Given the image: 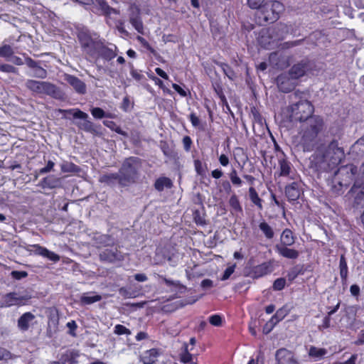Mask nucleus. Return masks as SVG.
<instances>
[{"instance_id":"nucleus-21","label":"nucleus","mask_w":364,"mask_h":364,"mask_svg":"<svg viewBox=\"0 0 364 364\" xmlns=\"http://www.w3.org/2000/svg\"><path fill=\"white\" fill-rule=\"evenodd\" d=\"M100 258L102 261L115 262L123 259L122 253L117 249H105L100 253Z\"/></svg>"},{"instance_id":"nucleus-32","label":"nucleus","mask_w":364,"mask_h":364,"mask_svg":"<svg viewBox=\"0 0 364 364\" xmlns=\"http://www.w3.org/2000/svg\"><path fill=\"white\" fill-rule=\"evenodd\" d=\"M80 354L77 350H69L61 355L62 364H77Z\"/></svg>"},{"instance_id":"nucleus-31","label":"nucleus","mask_w":364,"mask_h":364,"mask_svg":"<svg viewBox=\"0 0 364 364\" xmlns=\"http://www.w3.org/2000/svg\"><path fill=\"white\" fill-rule=\"evenodd\" d=\"M173 184L172 181L166 176L158 178L154 184V188L159 192L163 191L165 188L170 189L173 187Z\"/></svg>"},{"instance_id":"nucleus-8","label":"nucleus","mask_w":364,"mask_h":364,"mask_svg":"<svg viewBox=\"0 0 364 364\" xmlns=\"http://www.w3.org/2000/svg\"><path fill=\"white\" fill-rule=\"evenodd\" d=\"M32 296L28 293L19 295L16 291L9 292L1 296L0 309L9 308L13 306H22L30 304Z\"/></svg>"},{"instance_id":"nucleus-9","label":"nucleus","mask_w":364,"mask_h":364,"mask_svg":"<svg viewBox=\"0 0 364 364\" xmlns=\"http://www.w3.org/2000/svg\"><path fill=\"white\" fill-rule=\"evenodd\" d=\"M292 181L288 183L284 187L285 196L289 202L294 203L304 195L303 182L298 176L291 177Z\"/></svg>"},{"instance_id":"nucleus-40","label":"nucleus","mask_w":364,"mask_h":364,"mask_svg":"<svg viewBox=\"0 0 364 364\" xmlns=\"http://www.w3.org/2000/svg\"><path fill=\"white\" fill-rule=\"evenodd\" d=\"M259 228L262 232L265 237L272 240L274 236V232L272 228L265 221H262L259 224Z\"/></svg>"},{"instance_id":"nucleus-13","label":"nucleus","mask_w":364,"mask_h":364,"mask_svg":"<svg viewBox=\"0 0 364 364\" xmlns=\"http://www.w3.org/2000/svg\"><path fill=\"white\" fill-rule=\"evenodd\" d=\"M163 350L159 348H152L144 350L139 358V362L143 364H156L159 358L162 355Z\"/></svg>"},{"instance_id":"nucleus-64","label":"nucleus","mask_w":364,"mask_h":364,"mask_svg":"<svg viewBox=\"0 0 364 364\" xmlns=\"http://www.w3.org/2000/svg\"><path fill=\"white\" fill-rule=\"evenodd\" d=\"M210 31L214 38H218L221 34V28L218 23H210Z\"/></svg>"},{"instance_id":"nucleus-62","label":"nucleus","mask_w":364,"mask_h":364,"mask_svg":"<svg viewBox=\"0 0 364 364\" xmlns=\"http://www.w3.org/2000/svg\"><path fill=\"white\" fill-rule=\"evenodd\" d=\"M183 149L186 152H189L193 145V141L189 136H184L182 139Z\"/></svg>"},{"instance_id":"nucleus-2","label":"nucleus","mask_w":364,"mask_h":364,"mask_svg":"<svg viewBox=\"0 0 364 364\" xmlns=\"http://www.w3.org/2000/svg\"><path fill=\"white\" fill-rule=\"evenodd\" d=\"M303 151H314L309 158V168L317 173L334 171L345 158L344 149L339 146L337 139H333L326 144L321 141L320 136H317L316 144L312 149Z\"/></svg>"},{"instance_id":"nucleus-25","label":"nucleus","mask_w":364,"mask_h":364,"mask_svg":"<svg viewBox=\"0 0 364 364\" xmlns=\"http://www.w3.org/2000/svg\"><path fill=\"white\" fill-rule=\"evenodd\" d=\"M282 157L278 159V171L279 176H289L292 169V165L290 161H288L285 154L282 151Z\"/></svg>"},{"instance_id":"nucleus-30","label":"nucleus","mask_w":364,"mask_h":364,"mask_svg":"<svg viewBox=\"0 0 364 364\" xmlns=\"http://www.w3.org/2000/svg\"><path fill=\"white\" fill-rule=\"evenodd\" d=\"M95 3L105 16H109L112 14H119V11L111 7L106 0H95Z\"/></svg>"},{"instance_id":"nucleus-36","label":"nucleus","mask_w":364,"mask_h":364,"mask_svg":"<svg viewBox=\"0 0 364 364\" xmlns=\"http://www.w3.org/2000/svg\"><path fill=\"white\" fill-rule=\"evenodd\" d=\"M179 360L181 363L184 364L193 363V355L190 353L188 345L186 342L183 343L182 352L179 353Z\"/></svg>"},{"instance_id":"nucleus-23","label":"nucleus","mask_w":364,"mask_h":364,"mask_svg":"<svg viewBox=\"0 0 364 364\" xmlns=\"http://www.w3.org/2000/svg\"><path fill=\"white\" fill-rule=\"evenodd\" d=\"M289 313V309L287 306H283L279 309L276 313L267 321V325H270V328L267 333H269L273 328L282 320H283Z\"/></svg>"},{"instance_id":"nucleus-56","label":"nucleus","mask_w":364,"mask_h":364,"mask_svg":"<svg viewBox=\"0 0 364 364\" xmlns=\"http://www.w3.org/2000/svg\"><path fill=\"white\" fill-rule=\"evenodd\" d=\"M285 285L286 279L284 278L280 277L274 280L272 287L275 291H281L285 287Z\"/></svg>"},{"instance_id":"nucleus-15","label":"nucleus","mask_w":364,"mask_h":364,"mask_svg":"<svg viewBox=\"0 0 364 364\" xmlns=\"http://www.w3.org/2000/svg\"><path fill=\"white\" fill-rule=\"evenodd\" d=\"M35 323H36V316L30 311L23 313L17 321V326L21 332L28 331Z\"/></svg>"},{"instance_id":"nucleus-14","label":"nucleus","mask_w":364,"mask_h":364,"mask_svg":"<svg viewBox=\"0 0 364 364\" xmlns=\"http://www.w3.org/2000/svg\"><path fill=\"white\" fill-rule=\"evenodd\" d=\"M294 80L289 75V73L279 75L276 79L279 90L285 93L292 91L295 87Z\"/></svg>"},{"instance_id":"nucleus-44","label":"nucleus","mask_w":364,"mask_h":364,"mask_svg":"<svg viewBox=\"0 0 364 364\" xmlns=\"http://www.w3.org/2000/svg\"><path fill=\"white\" fill-rule=\"evenodd\" d=\"M327 353L326 349L323 348H317L311 346L309 350V355L311 358H321Z\"/></svg>"},{"instance_id":"nucleus-20","label":"nucleus","mask_w":364,"mask_h":364,"mask_svg":"<svg viewBox=\"0 0 364 364\" xmlns=\"http://www.w3.org/2000/svg\"><path fill=\"white\" fill-rule=\"evenodd\" d=\"M25 63L28 68L34 70V77L41 79H45L47 77V70L42 68L38 61L34 60L29 56H26L25 57Z\"/></svg>"},{"instance_id":"nucleus-51","label":"nucleus","mask_w":364,"mask_h":364,"mask_svg":"<svg viewBox=\"0 0 364 364\" xmlns=\"http://www.w3.org/2000/svg\"><path fill=\"white\" fill-rule=\"evenodd\" d=\"M0 71L5 73L18 75V69L12 65L0 63Z\"/></svg>"},{"instance_id":"nucleus-53","label":"nucleus","mask_w":364,"mask_h":364,"mask_svg":"<svg viewBox=\"0 0 364 364\" xmlns=\"http://www.w3.org/2000/svg\"><path fill=\"white\" fill-rule=\"evenodd\" d=\"M134 103L131 102V100L129 99V96H125L122 102L120 109L123 110L125 112H127L131 110V109L133 107Z\"/></svg>"},{"instance_id":"nucleus-5","label":"nucleus","mask_w":364,"mask_h":364,"mask_svg":"<svg viewBox=\"0 0 364 364\" xmlns=\"http://www.w3.org/2000/svg\"><path fill=\"white\" fill-rule=\"evenodd\" d=\"M77 38L81 50L87 59L92 60L96 56V51L102 42L97 33H92L88 29H81L77 31Z\"/></svg>"},{"instance_id":"nucleus-43","label":"nucleus","mask_w":364,"mask_h":364,"mask_svg":"<svg viewBox=\"0 0 364 364\" xmlns=\"http://www.w3.org/2000/svg\"><path fill=\"white\" fill-rule=\"evenodd\" d=\"M102 299V296L99 294H94L92 296H89L88 293L84 294L80 297V303L82 305H89L94 304L95 302L100 301Z\"/></svg>"},{"instance_id":"nucleus-41","label":"nucleus","mask_w":364,"mask_h":364,"mask_svg":"<svg viewBox=\"0 0 364 364\" xmlns=\"http://www.w3.org/2000/svg\"><path fill=\"white\" fill-rule=\"evenodd\" d=\"M304 274V267L301 265H295L291 267L287 273V279L291 282H293L299 275Z\"/></svg>"},{"instance_id":"nucleus-34","label":"nucleus","mask_w":364,"mask_h":364,"mask_svg":"<svg viewBox=\"0 0 364 364\" xmlns=\"http://www.w3.org/2000/svg\"><path fill=\"white\" fill-rule=\"evenodd\" d=\"M281 243L279 245L291 246L295 242V237L293 232L289 229H284L280 237Z\"/></svg>"},{"instance_id":"nucleus-6","label":"nucleus","mask_w":364,"mask_h":364,"mask_svg":"<svg viewBox=\"0 0 364 364\" xmlns=\"http://www.w3.org/2000/svg\"><path fill=\"white\" fill-rule=\"evenodd\" d=\"M141 165V159L136 156L126 158L119 170L121 182L124 186H129L136 183L139 177L138 168Z\"/></svg>"},{"instance_id":"nucleus-27","label":"nucleus","mask_w":364,"mask_h":364,"mask_svg":"<svg viewBox=\"0 0 364 364\" xmlns=\"http://www.w3.org/2000/svg\"><path fill=\"white\" fill-rule=\"evenodd\" d=\"M60 180L59 178L53 176L49 175L46 177H44L39 183V186L42 188H55L60 186Z\"/></svg>"},{"instance_id":"nucleus-12","label":"nucleus","mask_w":364,"mask_h":364,"mask_svg":"<svg viewBox=\"0 0 364 364\" xmlns=\"http://www.w3.org/2000/svg\"><path fill=\"white\" fill-rule=\"evenodd\" d=\"M73 117L75 119H83V122L78 124L77 126L80 129L86 132L93 134L97 133V127L91 121L88 120V114L79 109L73 110Z\"/></svg>"},{"instance_id":"nucleus-37","label":"nucleus","mask_w":364,"mask_h":364,"mask_svg":"<svg viewBox=\"0 0 364 364\" xmlns=\"http://www.w3.org/2000/svg\"><path fill=\"white\" fill-rule=\"evenodd\" d=\"M339 269L342 283L343 284H345L347 282L348 268L346 257L343 255H342L340 257Z\"/></svg>"},{"instance_id":"nucleus-63","label":"nucleus","mask_w":364,"mask_h":364,"mask_svg":"<svg viewBox=\"0 0 364 364\" xmlns=\"http://www.w3.org/2000/svg\"><path fill=\"white\" fill-rule=\"evenodd\" d=\"M66 326L69 328L68 333L72 336H76V330L77 325L74 320H72L67 323Z\"/></svg>"},{"instance_id":"nucleus-16","label":"nucleus","mask_w":364,"mask_h":364,"mask_svg":"<svg viewBox=\"0 0 364 364\" xmlns=\"http://www.w3.org/2000/svg\"><path fill=\"white\" fill-rule=\"evenodd\" d=\"M277 364H299L293 353L287 348H279L276 351Z\"/></svg>"},{"instance_id":"nucleus-35","label":"nucleus","mask_w":364,"mask_h":364,"mask_svg":"<svg viewBox=\"0 0 364 364\" xmlns=\"http://www.w3.org/2000/svg\"><path fill=\"white\" fill-rule=\"evenodd\" d=\"M249 198L250 201L259 210L263 209L262 199L259 196L256 189L251 186L248 190Z\"/></svg>"},{"instance_id":"nucleus-4","label":"nucleus","mask_w":364,"mask_h":364,"mask_svg":"<svg viewBox=\"0 0 364 364\" xmlns=\"http://www.w3.org/2000/svg\"><path fill=\"white\" fill-rule=\"evenodd\" d=\"M284 11V4L277 0H271L265 2L256 14L257 21L259 25L272 23L280 17Z\"/></svg>"},{"instance_id":"nucleus-47","label":"nucleus","mask_w":364,"mask_h":364,"mask_svg":"<svg viewBox=\"0 0 364 364\" xmlns=\"http://www.w3.org/2000/svg\"><path fill=\"white\" fill-rule=\"evenodd\" d=\"M91 114L95 119H102L104 117L112 118L113 116L111 113L105 112L100 107H94L91 109Z\"/></svg>"},{"instance_id":"nucleus-29","label":"nucleus","mask_w":364,"mask_h":364,"mask_svg":"<svg viewBox=\"0 0 364 364\" xmlns=\"http://www.w3.org/2000/svg\"><path fill=\"white\" fill-rule=\"evenodd\" d=\"M136 40L140 43L141 46L149 50L157 60L161 63H165L164 58L161 56V55L149 44V43L142 36H137Z\"/></svg>"},{"instance_id":"nucleus-46","label":"nucleus","mask_w":364,"mask_h":364,"mask_svg":"<svg viewBox=\"0 0 364 364\" xmlns=\"http://www.w3.org/2000/svg\"><path fill=\"white\" fill-rule=\"evenodd\" d=\"M103 124L110 129L112 131H114L124 136H127V133L122 130V128L118 126L114 121L105 120L103 121Z\"/></svg>"},{"instance_id":"nucleus-42","label":"nucleus","mask_w":364,"mask_h":364,"mask_svg":"<svg viewBox=\"0 0 364 364\" xmlns=\"http://www.w3.org/2000/svg\"><path fill=\"white\" fill-rule=\"evenodd\" d=\"M215 64L221 68L224 74L231 80H233L235 77V73L233 69L226 63L215 61Z\"/></svg>"},{"instance_id":"nucleus-38","label":"nucleus","mask_w":364,"mask_h":364,"mask_svg":"<svg viewBox=\"0 0 364 364\" xmlns=\"http://www.w3.org/2000/svg\"><path fill=\"white\" fill-rule=\"evenodd\" d=\"M60 170L63 173H77L80 171L81 168L71 161H65L60 164Z\"/></svg>"},{"instance_id":"nucleus-1","label":"nucleus","mask_w":364,"mask_h":364,"mask_svg":"<svg viewBox=\"0 0 364 364\" xmlns=\"http://www.w3.org/2000/svg\"><path fill=\"white\" fill-rule=\"evenodd\" d=\"M291 122H301L299 131V145L302 150L309 151L316 144L317 136L326 129L322 117L314 115V107L307 100H300L288 107Z\"/></svg>"},{"instance_id":"nucleus-3","label":"nucleus","mask_w":364,"mask_h":364,"mask_svg":"<svg viewBox=\"0 0 364 364\" xmlns=\"http://www.w3.org/2000/svg\"><path fill=\"white\" fill-rule=\"evenodd\" d=\"M357 173L358 168L353 164H347L338 168L333 178V192L337 195L343 194V189L352 184Z\"/></svg>"},{"instance_id":"nucleus-55","label":"nucleus","mask_w":364,"mask_h":364,"mask_svg":"<svg viewBox=\"0 0 364 364\" xmlns=\"http://www.w3.org/2000/svg\"><path fill=\"white\" fill-rule=\"evenodd\" d=\"M213 87L215 92L216 93V95H218L220 100L226 97L223 92V85L220 82L213 83Z\"/></svg>"},{"instance_id":"nucleus-28","label":"nucleus","mask_w":364,"mask_h":364,"mask_svg":"<svg viewBox=\"0 0 364 364\" xmlns=\"http://www.w3.org/2000/svg\"><path fill=\"white\" fill-rule=\"evenodd\" d=\"M68 82L75 89L79 94H85L86 92V85L83 81L74 75H68L67 77Z\"/></svg>"},{"instance_id":"nucleus-58","label":"nucleus","mask_w":364,"mask_h":364,"mask_svg":"<svg viewBox=\"0 0 364 364\" xmlns=\"http://www.w3.org/2000/svg\"><path fill=\"white\" fill-rule=\"evenodd\" d=\"M161 151L163 154L168 157L170 158H174L176 155V154L174 152V151L171 149L167 143H165L163 144L161 147Z\"/></svg>"},{"instance_id":"nucleus-61","label":"nucleus","mask_w":364,"mask_h":364,"mask_svg":"<svg viewBox=\"0 0 364 364\" xmlns=\"http://www.w3.org/2000/svg\"><path fill=\"white\" fill-rule=\"evenodd\" d=\"M54 166H55V163L53 161L49 160L47 162L46 166H44L38 170V173L39 174H45V173H49L53 169Z\"/></svg>"},{"instance_id":"nucleus-26","label":"nucleus","mask_w":364,"mask_h":364,"mask_svg":"<svg viewBox=\"0 0 364 364\" xmlns=\"http://www.w3.org/2000/svg\"><path fill=\"white\" fill-rule=\"evenodd\" d=\"M288 247L289 246L277 245L275 246V250L277 252L283 257L291 259H297L299 256V251L294 249L289 248Z\"/></svg>"},{"instance_id":"nucleus-39","label":"nucleus","mask_w":364,"mask_h":364,"mask_svg":"<svg viewBox=\"0 0 364 364\" xmlns=\"http://www.w3.org/2000/svg\"><path fill=\"white\" fill-rule=\"evenodd\" d=\"M228 204L230 207L231 208L232 210L234 211L236 213H242L243 210L242 207L240 204V200L238 198V196L233 193L228 200Z\"/></svg>"},{"instance_id":"nucleus-19","label":"nucleus","mask_w":364,"mask_h":364,"mask_svg":"<svg viewBox=\"0 0 364 364\" xmlns=\"http://www.w3.org/2000/svg\"><path fill=\"white\" fill-rule=\"evenodd\" d=\"M257 41L262 48L266 49L273 48L276 46L268 28H262L259 31L257 37Z\"/></svg>"},{"instance_id":"nucleus-7","label":"nucleus","mask_w":364,"mask_h":364,"mask_svg":"<svg viewBox=\"0 0 364 364\" xmlns=\"http://www.w3.org/2000/svg\"><path fill=\"white\" fill-rule=\"evenodd\" d=\"M26 87L36 94L46 95L55 99H60L63 95L58 87L48 81L27 80Z\"/></svg>"},{"instance_id":"nucleus-45","label":"nucleus","mask_w":364,"mask_h":364,"mask_svg":"<svg viewBox=\"0 0 364 364\" xmlns=\"http://www.w3.org/2000/svg\"><path fill=\"white\" fill-rule=\"evenodd\" d=\"M205 216V214L199 210H195L193 212V221L197 225L204 226L207 224Z\"/></svg>"},{"instance_id":"nucleus-57","label":"nucleus","mask_w":364,"mask_h":364,"mask_svg":"<svg viewBox=\"0 0 364 364\" xmlns=\"http://www.w3.org/2000/svg\"><path fill=\"white\" fill-rule=\"evenodd\" d=\"M236 264H233L229 267H228L224 271L220 279L222 281H225V280H227L228 279L230 276L233 274V272H235V269L236 268Z\"/></svg>"},{"instance_id":"nucleus-59","label":"nucleus","mask_w":364,"mask_h":364,"mask_svg":"<svg viewBox=\"0 0 364 364\" xmlns=\"http://www.w3.org/2000/svg\"><path fill=\"white\" fill-rule=\"evenodd\" d=\"M193 164L197 174L199 176H203L205 174V169L203 168L202 161L199 159H196L193 161Z\"/></svg>"},{"instance_id":"nucleus-49","label":"nucleus","mask_w":364,"mask_h":364,"mask_svg":"<svg viewBox=\"0 0 364 364\" xmlns=\"http://www.w3.org/2000/svg\"><path fill=\"white\" fill-rule=\"evenodd\" d=\"M250 114L252 117L253 123H257L258 124L260 125L263 124V117L257 107H251Z\"/></svg>"},{"instance_id":"nucleus-54","label":"nucleus","mask_w":364,"mask_h":364,"mask_svg":"<svg viewBox=\"0 0 364 364\" xmlns=\"http://www.w3.org/2000/svg\"><path fill=\"white\" fill-rule=\"evenodd\" d=\"M114 333L117 335H130L131 331L122 324H117L114 328Z\"/></svg>"},{"instance_id":"nucleus-17","label":"nucleus","mask_w":364,"mask_h":364,"mask_svg":"<svg viewBox=\"0 0 364 364\" xmlns=\"http://www.w3.org/2000/svg\"><path fill=\"white\" fill-rule=\"evenodd\" d=\"M269 31H270V33L272 36L273 41L276 46L277 43L282 41L289 33V28L287 24L284 23H279L275 26L268 28Z\"/></svg>"},{"instance_id":"nucleus-10","label":"nucleus","mask_w":364,"mask_h":364,"mask_svg":"<svg viewBox=\"0 0 364 364\" xmlns=\"http://www.w3.org/2000/svg\"><path fill=\"white\" fill-rule=\"evenodd\" d=\"M273 270V260L264 262L258 265L245 267L246 276L250 277L254 279L264 277L272 272Z\"/></svg>"},{"instance_id":"nucleus-48","label":"nucleus","mask_w":364,"mask_h":364,"mask_svg":"<svg viewBox=\"0 0 364 364\" xmlns=\"http://www.w3.org/2000/svg\"><path fill=\"white\" fill-rule=\"evenodd\" d=\"M228 176L231 183L237 187H240L242 185V179L238 176L237 170L235 168H232L230 172L228 173Z\"/></svg>"},{"instance_id":"nucleus-33","label":"nucleus","mask_w":364,"mask_h":364,"mask_svg":"<svg viewBox=\"0 0 364 364\" xmlns=\"http://www.w3.org/2000/svg\"><path fill=\"white\" fill-rule=\"evenodd\" d=\"M350 153L358 158L364 156V135L352 145Z\"/></svg>"},{"instance_id":"nucleus-11","label":"nucleus","mask_w":364,"mask_h":364,"mask_svg":"<svg viewBox=\"0 0 364 364\" xmlns=\"http://www.w3.org/2000/svg\"><path fill=\"white\" fill-rule=\"evenodd\" d=\"M313 70L312 63L308 58H304L294 64L289 70V75L291 79L298 80L305 76Z\"/></svg>"},{"instance_id":"nucleus-52","label":"nucleus","mask_w":364,"mask_h":364,"mask_svg":"<svg viewBox=\"0 0 364 364\" xmlns=\"http://www.w3.org/2000/svg\"><path fill=\"white\" fill-rule=\"evenodd\" d=\"M209 323L213 326H221L223 325V317L219 314H213L208 318Z\"/></svg>"},{"instance_id":"nucleus-60","label":"nucleus","mask_w":364,"mask_h":364,"mask_svg":"<svg viewBox=\"0 0 364 364\" xmlns=\"http://www.w3.org/2000/svg\"><path fill=\"white\" fill-rule=\"evenodd\" d=\"M264 0H247V5L252 9H257L258 11L262 6Z\"/></svg>"},{"instance_id":"nucleus-24","label":"nucleus","mask_w":364,"mask_h":364,"mask_svg":"<svg viewBox=\"0 0 364 364\" xmlns=\"http://www.w3.org/2000/svg\"><path fill=\"white\" fill-rule=\"evenodd\" d=\"M129 23L140 34H144V23L140 15V10L136 8L135 12H132L129 16Z\"/></svg>"},{"instance_id":"nucleus-50","label":"nucleus","mask_w":364,"mask_h":364,"mask_svg":"<svg viewBox=\"0 0 364 364\" xmlns=\"http://www.w3.org/2000/svg\"><path fill=\"white\" fill-rule=\"evenodd\" d=\"M14 55L13 48L10 45L5 44L0 47V57L4 58H9L12 57Z\"/></svg>"},{"instance_id":"nucleus-18","label":"nucleus","mask_w":364,"mask_h":364,"mask_svg":"<svg viewBox=\"0 0 364 364\" xmlns=\"http://www.w3.org/2000/svg\"><path fill=\"white\" fill-rule=\"evenodd\" d=\"M117 55L115 50L106 46L102 41L96 51V56H95V58H92V60H97L101 58L106 61H110L114 59Z\"/></svg>"},{"instance_id":"nucleus-22","label":"nucleus","mask_w":364,"mask_h":364,"mask_svg":"<svg viewBox=\"0 0 364 364\" xmlns=\"http://www.w3.org/2000/svg\"><path fill=\"white\" fill-rule=\"evenodd\" d=\"M121 176L119 173H109L101 175L99 177V182L109 186H114L118 183L121 187H124L121 182Z\"/></svg>"}]
</instances>
